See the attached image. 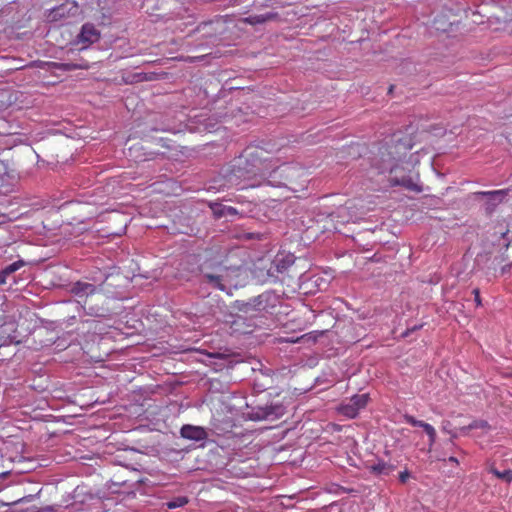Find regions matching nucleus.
<instances>
[{
    "label": "nucleus",
    "instance_id": "5701e85b",
    "mask_svg": "<svg viewBox=\"0 0 512 512\" xmlns=\"http://www.w3.org/2000/svg\"><path fill=\"white\" fill-rule=\"evenodd\" d=\"M409 478H410V473L407 470L400 472L399 480L401 483H406Z\"/></svg>",
    "mask_w": 512,
    "mask_h": 512
},
{
    "label": "nucleus",
    "instance_id": "423d86ee",
    "mask_svg": "<svg viewBox=\"0 0 512 512\" xmlns=\"http://www.w3.org/2000/svg\"><path fill=\"white\" fill-rule=\"evenodd\" d=\"M100 38V32L91 23H86L82 26L79 35L77 36V43L82 44V48H87L91 44L97 42Z\"/></svg>",
    "mask_w": 512,
    "mask_h": 512
},
{
    "label": "nucleus",
    "instance_id": "aec40b11",
    "mask_svg": "<svg viewBox=\"0 0 512 512\" xmlns=\"http://www.w3.org/2000/svg\"><path fill=\"white\" fill-rule=\"evenodd\" d=\"M64 67L67 70H74V69H88L89 65L87 63L85 64H64Z\"/></svg>",
    "mask_w": 512,
    "mask_h": 512
},
{
    "label": "nucleus",
    "instance_id": "2eb2a0df",
    "mask_svg": "<svg viewBox=\"0 0 512 512\" xmlns=\"http://www.w3.org/2000/svg\"><path fill=\"white\" fill-rule=\"evenodd\" d=\"M478 195L489 197L493 200H497L501 202L503 198L507 195L506 190H495V191H480L477 192Z\"/></svg>",
    "mask_w": 512,
    "mask_h": 512
},
{
    "label": "nucleus",
    "instance_id": "6e6552de",
    "mask_svg": "<svg viewBox=\"0 0 512 512\" xmlns=\"http://www.w3.org/2000/svg\"><path fill=\"white\" fill-rule=\"evenodd\" d=\"M403 420L407 424H410L411 426L423 428V430L429 437L430 446H432L435 443L437 434L435 428L432 425L424 421L417 420L414 416L409 414L403 415Z\"/></svg>",
    "mask_w": 512,
    "mask_h": 512
},
{
    "label": "nucleus",
    "instance_id": "f8f14e48",
    "mask_svg": "<svg viewBox=\"0 0 512 512\" xmlns=\"http://www.w3.org/2000/svg\"><path fill=\"white\" fill-rule=\"evenodd\" d=\"M227 268L226 267H223V266H219L218 268V272L219 273H204V277L205 279L207 280V282L209 284H211L213 287L219 289V290H222L224 291L225 290V286L223 285L222 283V273L221 272H224L226 271Z\"/></svg>",
    "mask_w": 512,
    "mask_h": 512
},
{
    "label": "nucleus",
    "instance_id": "dca6fc26",
    "mask_svg": "<svg viewBox=\"0 0 512 512\" xmlns=\"http://www.w3.org/2000/svg\"><path fill=\"white\" fill-rule=\"evenodd\" d=\"M473 429L488 430V429H490V426L487 421L475 420V421L471 422L468 426H465V427L461 428L460 430H461V432H467V431H470Z\"/></svg>",
    "mask_w": 512,
    "mask_h": 512
},
{
    "label": "nucleus",
    "instance_id": "7ed1b4c3",
    "mask_svg": "<svg viewBox=\"0 0 512 512\" xmlns=\"http://www.w3.org/2000/svg\"><path fill=\"white\" fill-rule=\"evenodd\" d=\"M71 293L88 315L107 317L110 314V309L106 305L108 297L103 293L101 286L78 281L72 286Z\"/></svg>",
    "mask_w": 512,
    "mask_h": 512
},
{
    "label": "nucleus",
    "instance_id": "412c9836",
    "mask_svg": "<svg viewBox=\"0 0 512 512\" xmlns=\"http://www.w3.org/2000/svg\"><path fill=\"white\" fill-rule=\"evenodd\" d=\"M472 293L474 295V300H475L476 305L477 306H481L482 305V301H481V297H480V290H479V288L473 289Z\"/></svg>",
    "mask_w": 512,
    "mask_h": 512
},
{
    "label": "nucleus",
    "instance_id": "9b49d317",
    "mask_svg": "<svg viewBox=\"0 0 512 512\" xmlns=\"http://www.w3.org/2000/svg\"><path fill=\"white\" fill-rule=\"evenodd\" d=\"M277 13L267 12L265 14L250 15L241 20V22L249 25L264 24L267 21H271L277 18Z\"/></svg>",
    "mask_w": 512,
    "mask_h": 512
},
{
    "label": "nucleus",
    "instance_id": "9d476101",
    "mask_svg": "<svg viewBox=\"0 0 512 512\" xmlns=\"http://www.w3.org/2000/svg\"><path fill=\"white\" fill-rule=\"evenodd\" d=\"M210 208L213 212V215L216 218H222L226 216H236L238 211L236 208L232 206H226L221 203H210Z\"/></svg>",
    "mask_w": 512,
    "mask_h": 512
},
{
    "label": "nucleus",
    "instance_id": "a211bd4d",
    "mask_svg": "<svg viewBox=\"0 0 512 512\" xmlns=\"http://www.w3.org/2000/svg\"><path fill=\"white\" fill-rule=\"evenodd\" d=\"M23 266H24V261H22V260H18V261H15V262H13V263L9 264L8 266H6V267L4 268V271H5V273H7L8 275H10V274H12V273L16 272L17 270H19V269H20L21 267H23Z\"/></svg>",
    "mask_w": 512,
    "mask_h": 512
},
{
    "label": "nucleus",
    "instance_id": "a878e982",
    "mask_svg": "<svg viewBox=\"0 0 512 512\" xmlns=\"http://www.w3.org/2000/svg\"><path fill=\"white\" fill-rule=\"evenodd\" d=\"M448 461L451 462V463H454L456 465L459 464L458 459L456 457H454V456L449 457Z\"/></svg>",
    "mask_w": 512,
    "mask_h": 512
},
{
    "label": "nucleus",
    "instance_id": "f03ea898",
    "mask_svg": "<svg viewBox=\"0 0 512 512\" xmlns=\"http://www.w3.org/2000/svg\"><path fill=\"white\" fill-rule=\"evenodd\" d=\"M245 161L242 169L253 175H260L273 187H288L294 189L295 180L301 175V170L292 164H282L271 171L268 161V152L262 147L248 146L240 156V165Z\"/></svg>",
    "mask_w": 512,
    "mask_h": 512
},
{
    "label": "nucleus",
    "instance_id": "39448f33",
    "mask_svg": "<svg viewBox=\"0 0 512 512\" xmlns=\"http://www.w3.org/2000/svg\"><path fill=\"white\" fill-rule=\"evenodd\" d=\"M368 401V394L354 395L348 402L340 405L339 412L348 418H355L367 406Z\"/></svg>",
    "mask_w": 512,
    "mask_h": 512
},
{
    "label": "nucleus",
    "instance_id": "f3484780",
    "mask_svg": "<svg viewBox=\"0 0 512 512\" xmlns=\"http://www.w3.org/2000/svg\"><path fill=\"white\" fill-rule=\"evenodd\" d=\"M490 472L493 475H495L497 478H499L507 483L512 482V470L511 469H507V470H504L501 472V471L497 470L496 468L491 467Z\"/></svg>",
    "mask_w": 512,
    "mask_h": 512
},
{
    "label": "nucleus",
    "instance_id": "1a4fd4ad",
    "mask_svg": "<svg viewBox=\"0 0 512 512\" xmlns=\"http://www.w3.org/2000/svg\"><path fill=\"white\" fill-rule=\"evenodd\" d=\"M180 434L183 438L194 441L205 440L208 437V434L203 427L188 424L182 426Z\"/></svg>",
    "mask_w": 512,
    "mask_h": 512
},
{
    "label": "nucleus",
    "instance_id": "ddd939ff",
    "mask_svg": "<svg viewBox=\"0 0 512 512\" xmlns=\"http://www.w3.org/2000/svg\"><path fill=\"white\" fill-rule=\"evenodd\" d=\"M370 471L375 475H389L395 466L384 461H379L369 467Z\"/></svg>",
    "mask_w": 512,
    "mask_h": 512
},
{
    "label": "nucleus",
    "instance_id": "b1692460",
    "mask_svg": "<svg viewBox=\"0 0 512 512\" xmlns=\"http://www.w3.org/2000/svg\"><path fill=\"white\" fill-rule=\"evenodd\" d=\"M33 497H34L33 495H28V496H25V497L17 500V501H14L12 504L17 505L22 502H29L33 499Z\"/></svg>",
    "mask_w": 512,
    "mask_h": 512
},
{
    "label": "nucleus",
    "instance_id": "0eeeda50",
    "mask_svg": "<svg viewBox=\"0 0 512 512\" xmlns=\"http://www.w3.org/2000/svg\"><path fill=\"white\" fill-rule=\"evenodd\" d=\"M403 420L407 424H410L411 426L423 428V430L429 437L430 446H432L435 443L437 434L435 428L432 425L424 421L417 420L414 416L409 414L403 415Z\"/></svg>",
    "mask_w": 512,
    "mask_h": 512
},
{
    "label": "nucleus",
    "instance_id": "f257e3e1",
    "mask_svg": "<svg viewBox=\"0 0 512 512\" xmlns=\"http://www.w3.org/2000/svg\"><path fill=\"white\" fill-rule=\"evenodd\" d=\"M410 149L409 143L403 142L400 138L395 139L394 136L390 142L380 145L371 158L372 173L377 175L388 173L393 185L411 188L413 182L404 166Z\"/></svg>",
    "mask_w": 512,
    "mask_h": 512
},
{
    "label": "nucleus",
    "instance_id": "4be33fe9",
    "mask_svg": "<svg viewBox=\"0 0 512 512\" xmlns=\"http://www.w3.org/2000/svg\"><path fill=\"white\" fill-rule=\"evenodd\" d=\"M451 425V423L449 421H443V426H442V430L444 432H447L451 435L452 438H456L457 437V434L452 432V431H449V426Z\"/></svg>",
    "mask_w": 512,
    "mask_h": 512
},
{
    "label": "nucleus",
    "instance_id": "393cba45",
    "mask_svg": "<svg viewBox=\"0 0 512 512\" xmlns=\"http://www.w3.org/2000/svg\"><path fill=\"white\" fill-rule=\"evenodd\" d=\"M9 275L5 273L4 269L0 272V284L4 285L6 283V279Z\"/></svg>",
    "mask_w": 512,
    "mask_h": 512
},
{
    "label": "nucleus",
    "instance_id": "4468645a",
    "mask_svg": "<svg viewBox=\"0 0 512 512\" xmlns=\"http://www.w3.org/2000/svg\"><path fill=\"white\" fill-rule=\"evenodd\" d=\"M10 175L7 171V167L0 160V193L8 192V186L10 185Z\"/></svg>",
    "mask_w": 512,
    "mask_h": 512
},
{
    "label": "nucleus",
    "instance_id": "6ab92c4d",
    "mask_svg": "<svg viewBox=\"0 0 512 512\" xmlns=\"http://www.w3.org/2000/svg\"><path fill=\"white\" fill-rule=\"evenodd\" d=\"M188 503V500L186 497H179L171 502H168L167 506L170 509L182 507Z\"/></svg>",
    "mask_w": 512,
    "mask_h": 512
},
{
    "label": "nucleus",
    "instance_id": "20e7f679",
    "mask_svg": "<svg viewBox=\"0 0 512 512\" xmlns=\"http://www.w3.org/2000/svg\"><path fill=\"white\" fill-rule=\"evenodd\" d=\"M80 13L79 5L74 0H65L59 6L50 9L47 14V20L50 22L65 21L78 16Z\"/></svg>",
    "mask_w": 512,
    "mask_h": 512
}]
</instances>
